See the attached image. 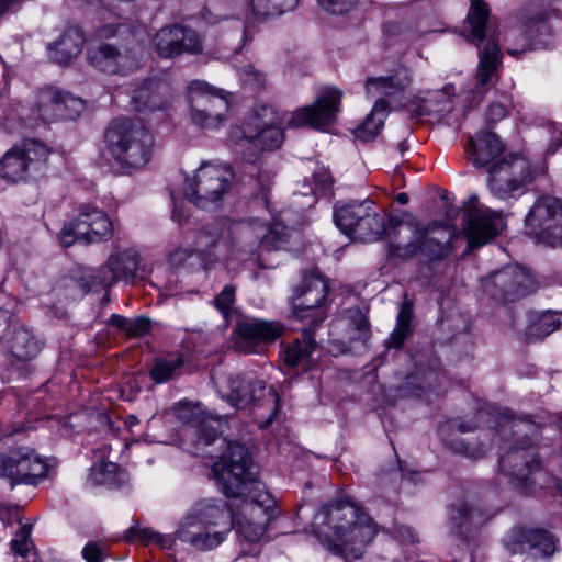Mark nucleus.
<instances>
[{
  "label": "nucleus",
  "instance_id": "f257e3e1",
  "mask_svg": "<svg viewBox=\"0 0 562 562\" xmlns=\"http://www.w3.org/2000/svg\"><path fill=\"white\" fill-rule=\"evenodd\" d=\"M251 467L247 448L229 442L227 454L213 464L212 472L218 490L226 497L240 501V510L234 514L233 525L245 541L255 543L266 532L276 501L256 482Z\"/></svg>",
  "mask_w": 562,
  "mask_h": 562
},
{
  "label": "nucleus",
  "instance_id": "f03ea898",
  "mask_svg": "<svg viewBox=\"0 0 562 562\" xmlns=\"http://www.w3.org/2000/svg\"><path fill=\"white\" fill-rule=\"evenodd\" d=\"M341 97L342 93L338 89L327 88L318 94L313 104L297 108L290 114L269 104L257 105L243 125L244 136L262 149H277L284 139L283 126L324 130L334 123L339 112Z\"/></svg>",
  "mask_w": 562,
  "mask_h": 562
},
{
  "label": "nucleus",
  "instance_id": "7ed1b4c3",
  "mask_svg": "<svg viewBox=\"0 0 562 562\" xmlns=\"http://www.w3.org/2000/svg\"><path fill=\"white\" fill-rule=\"evenodd\" d=\"M315 520L328 526L329 533L325 535L324 544L331 553L346 560L361 558L378 533V526L369 515L345 502L324 506Z\"/></svg>",
  "mask_w": 562,
  "mask_h": 562
},
{
  "label": "nucleus",
  "instance_id": "20e7f679",
  "mask_svg": "<svg viewBox=\"0 0 562 562\" xmlns=\"http://www.w3.org/2000/svg\"><path fill=\"white\" fill-rule=\"evenodd\" d=\"M234 514L223 501H199L181 521L177 536L199 550L213 549L231 530Z\"/></svg>",
  "mask_w": 562,
  "mask_h": 562
},
{
  "label": "nucleus",
  "instance_id": "39448f33",
  "mask_svg": "<svg viewBox=\"0 0 562 562\" xmlns=\"http://www.w3.org/2000/svg\"><path fill=\"white\" fill-rule=\"evenodd\" d=\"M105 147L124 170L144 168L151 159L155 139L148 128L127 117L113 120L104 132Z\"/></svg>",
  "mask_w": 562,
  "mask_h": 562
},
{
  "label": "nucleus",
  "instance_id": "423d86ee",
  "mask_svg": "<svg viewBox=\"0 0 562 562\" xmlns=\"http://www.w3.org/2000/svg\"><path fill=\"white\" fill-rule=\"evenodd\" d=\"M389 236L396 237V241L390 245V254L402 259L420 252L429 261H435L449 254L450 231L437 224L425 226L413 216L397 222L389 231Z\"/></svg>",
  "mask_w": 562,
  "mask_h": 562
},
{
  "label": "nucleus",
  "instance_id": "0eeeda50",
  "mask_svg": "<svg viewBox=\"0 0 562 562\" xmlns=\"http://www.w3.org/2000/svg\"><path fill=\"white\" fill-rule=\"evenodd\" d=\"M467 21L470 26L465 35L468 42L480 46L484 40L488 38L480 52L477 85L480 87L493 86L498 80V70L502 65V53L497 42V23L491 20L490 7L483 0L471 2Z\"/></svg>",
  "mask_w": 562,
  "mask_h": 562
},
{
  "label": "nucleus",
  "instance_id": "6e6552de",
  "mask_svg": "<svg viewBox=\"0 0 562 562\" xmlns=\"http://www.w3.org/2000/svg\"><path fill=\"white\" fill-rule=\"evenodd\" d=\"M497 432L506 439H509V435L512 437L522 435L521 440L515 439L514 446L502 456L499 468L507 476L521 483L527 482L533 471L539 468L538 458L530 438V436L538 432L537 425L525 419H515L508 414L503 413L497 423Z\"/></svg>",
  "mask_w": 562,
  "mask_h": 562
},
{
  "label": "nucleus",
  "instance_id": "1a4fd4ad",
  "mask_svg": "<svg viewBox=\"0 0 562 562\" xmlns=\"http://www.w3.org/2000/svg\"><path fill=\"white\" fill-rule=\"evenodd\" d=\"M98 34L100 37L110 38L116 35H124L125 43L120 46L102 43L89 52L90 64L100 71L108 74H127L140 66L143 46L136 35L126 26L114 27L102 26Z\"/></svg>",
  "mask_w": 562,
  "mask_h": 562
},
{
  "label": "nucleus",
  "instance_id": "9d476101",
  "mask_svg": "<svg viewBox=\"0 0 562 562\" xmlns=\"http://www.w3.org/2000/svg\"><path fill=\"white\" fill-rule=\"evenodd\" d=\"M233 178V171L225 165L203 164L187 179L184 195L196 206L206 209L229 192Z\"/></svg>",
  "mask_w": 562,
  "mask_h": 562
},
{
  "label": "nucleus",
  "instance_id": "9b49d317",
  "mask_svg": "<svg viewBox=\"0 0 562 562\" xmlns=\"http://www.w3.org/2000/svg\"><path fill=\"white\" fill-rule=\"evenodd\" d=\"M113 224L105 212L92 204H81L75 218L64 225L58 234L65 247L76 241L85 244L100 243L112 237Z\"/></svg>",
  "mask_w": 562,
  "mask_h": 562
},
{
  "label": "nucleus",
  "instance_id": "f8f14e48",
  "mask_svg": "<svg viewBox=\"0 0 562 562\" xmlns=\"http://www.w3.org/2000/svg\"><path fill=\"white\" fill-rule=\"evenodd\" d=\"M50 149L34 139L9 149L0 159V176L20 181L37 176L46 170Z\"/></svg>",
  "mask_w": 562,
  "mask_h": 562
},
{
  "label": "nucleus",
  "instance_id": "ddd939ff",
  "mask_svg": "<svg viewBox=\"0 0 562 562\" xmlns=\"http://www.w3.org/2000/svg\"><path fill=\"white\" fill-rule=\"evenodd\" d=\"M525 227L540 243L562 246V200L551 195L540 196L528 212Z\"/></svg>",
  "mask_w": 562,
  "mask_h": 562
},
{
  "label": "nucleus",
  "instance_id": "4468645a",
  "mask_svg": "<svg viewBox=\"0 0 562 562\" xmlns=\"http://www.w3.org/2000/svg\"><path fill=\"white\" fill-rule=\"evenodd\" d=\"M46 460L33 448L22 446L0 453V477L7 479L12 485L35 484L46 476Z\"/></svg>",
  "mask_w": 562,
  "mask_h": 562
},
{
  "label": "nucleus",
  "instance_id": "2eb2a0df",
  "mask_svg": "<svg viewBox=\"0 0 562 562\" xmlns=\"http://www.w3.org/2000/svg\"><path fill=\"white\" fill-rule=\"evenodd\" d=\"M488 184L492 193L502 200L508 199L533 179L529 160L521 156H510L495 162L488 170Z\"/></svg>",
  "mask_w": 562,
  "mask_h": 562
},
{
  "label": "nucleus",
  "instance_id": "dca6fc26",
  "mask_svg": "<svg viewBox=\"0 0 562 562\" xmlns=\"http://www.w3.org/2000/svg\"><path fill=\"white\" fill-rule=\"evenodd\" d=\"M189 100L193 122L207 128L218 126L228 110L223 91L204 81L190 83Z\"/></svg>",
  "mask_w": 562,
  "mask_h": 562
},
{
  "label": "nucleus",
  "instance_id": "f3484780",
  "mask_svg": "<svg viewBox=\"0 0 562 562\" xmlns=\"http://www.w3.org/2000/svg\"><path fill=\"white\" fill-rule=\"evenodd\" d=\"M284 327L278 322L246 319L237 323L236 348L245 353H263L267 347L282 336Z\"/></svg>",
  "mask_w": 562,
  "mask_h": 562
},
{
  "label": "nucleus",
  "instance_id": "a211bd4d",
  "mask_svg": "<svg viewBox=\"0 0 562 562\" xmlns=\"http://www.w3.org/2000/svg\"><path fill=\"white\" fill-rule=\"evenodd\" d=\"M531 285V277L517 266L505 267L483 281L484 290L503 302H513L525 296Z\"/></svg>",
  "mask_w": 562,
  "mask_h": 562
},
{
  "label": "nucleus",
  "instance_id": "6ab92c4d",
  "mask_svg": "<svg viewBox=\"0 0 562 562\" xmlns=\"http://www.w3.org/2000/svg\"><path fill=\"white\" fill-rule=\"evenodd\" d=\"M35 104L40 119L45 123L75 120L83 109L80 99L54 88L41 90Z\"/></svg>",
  "mask_w": 562,
  "mask_h": 562
},
{
  "label": "nucleus",
  "instance_id": "aec40b11",
  "mask_svg": "<svg viewBox=\"0 0 562 562\" xmlns=\"http://www.w3.org/2000/svg\"><path fill=\"white\" fill-rule=\"evenodd\" d=\"M154 46L157 54L165 58H172L183 53H199L202 50L198 34L188 27L172 25L162 27L154 36Z\"/></svg>",
  "mask_w": 562,
  "mask_h": 562
},
{
  "label": "nucleus",
  "instance_id": "412c9836",
  "mask_svg": "<svg viewBox=\"0 0 562 562\" xmlns=\"http://www.w3.org/2000/svg\"><path fill=\"white\" fill-rule=\"evenodd\" d=\"M501 224L498 213L490 209L471 207L464 226L469 248H477L491 241L501 233Z\"/></svg>",
  "mask_w": 562,
  "mask_h": 562
},
{
  "label": "nucleus",
  "instance_id": "4be33fe9",
  "mask_svg": "<svg viewBox=\"0 0 562 562\" xmlns=\"http://www.w3.org/2000/svg\"><path fill=\"white\" fill-rule=\"evenodd\" d=\"M328 293L325 279L318 274L304 276L292 297L294 314L300 318L313 317Z\"/></svg>",
  "mask_w": 562,
  "mask_h": 562
},
{
  "label": "nucleus",
  "instance_id": "5701e85b",
  "mask_svg": "<svg viewBox=\"0 0 562 562\" xmlns=\"http://www.w3.org/2000/svg\"><path fill=\"white\" fill-rule=\"evenodd\" d=\"M506 547L512 554L535 550L543 557H550L555 551V540L548 531L519 527L512 530Z\"/></svg>",
  "mask_w": 562,
  "mask_h": 562
},
{
  "label": "nucleus",
  "instance_id": "b1692460",
  "mask_svg": "<svg viewBox=\"0 0 562 562\" xmlns=\"http://www.w3.org/2000/svg\"><path fill=\"white\" fill-rule=\"evenodd\" d=\"M265 224L258 221L238 223L232 227V251L227 259H241L244 255H251L261 248Z\"/></svg>",
  "mask_w": 562,
  "mask_h": 562
},
{
  "label": "nucleus",
  "instance_id": "393cba45",
  "mask_svg": "<svg viewBox=\"0 0 562 562\" xmlns=\"http://www.w3.org/2000/svg\"><path fill=\"white\" fill-rule=\"evenodd\" d=\"M256 392L267 395L268 402L273 408L279 402L277 392L272 387H267L263 381L240 376L232 380L227 400L233 406L245 408L256 400Z\"/></svg>",
  "mask_w": 562,
  "mask_h": 562
},
{
  "label": "nucleus",
  "instance_id": "a878e982",
  "mask_svg": "<svg viewBox=\"0 0 562 562\" xmlns=\"http://www.w3.org/2000/svg\"><path fill=\"white\" fill-rule=\"evenodd\" d=\"M40 351V345L31 331L23 326H13L5 341L0 336V353L11 361H27Z\"/></svg>",
  "mask_w": 562,
  "mask_h": 562
},
{
  "label": "nucleus",
  "instance_id": "bb28decb",
  "mask_svg": "<svg viewBox=\"0 0 562 562\" xmlns=\"http://www.w3.org/2000/svg\"><path fill=\"white\" fill-rule=\"evenodd\" d=\"M397 222H402V220L391 218L386 227L384 218L373 212L369 204H367L361 218L358 220L355 229L349 236L361 241H373L385 234L392 244L396 241V237H390L389 231L395 227Z\"/></svg>",
  "mask_w": 562,
  "mask_h": 562
},
{
  "label": "nucleus",
  "instance_id": "cd10ccee",
  "mask_svg": "<svg viewBox=\"0 0 562 562\" xmlns=\"http://www.w3.org/2000/svg\"><path fill=\"white\" fill-rule=\"evenodd\" d=\"M140 257L139 254L134 249H126L119 251L109 257L103 273L109 272V278L104 277V281L108 285H111L117 281H132L139 269Z\"/></svg>",
  "mask_w": 562,
  "mask_h": 562
},
{
  "label": "nucleus",
  "instance_id": "c85d7f7f",
  "mask_svg": "<svg viewBox=\"0 0 562 562\" xmlns=\"http://www.w3.org/2000/svg\"><path fill=\"white\" fill-rule=\"evenodd\" d=\"M504 150L503 143L493 132H483L477 136V142L473 138L469 140L467 153L471 162L476 167H485Z\"/></svg>",
  "mask_w": 562,
  "mask_h": 562
},
{
  "label": "nucleus",
  "instance_id": "c756f323",
  "mask_svg": "<svg viewBox=\"0 0 562 562\" xmlns=\"http://www.w3.org/2000/svg\"><path fill=\"white\" fill-rule=\"evenodd\" d=\"M83 44L82 31L69 27L50 46V58L57 64H68L81 53Z\"/></svg>",
  "mask_w": 562,
  "mask_h": 562
},
{
  "label": "nucleus",
  "instance_id": "7c9ffc66",
  "mask_svg": "<svg viewBox=\"0 0 562 562\" xmlns=\"http://www.w3.org/2000/svg\"><path fill=\"white\" fill-rule=\"evenodd\" d=\"M317 344L310 330H304L300 338L290 342L281 356V362L288 370H293L308 362Z\"/></svg>",
  "mask_w": 562,
  "mask_h": 562
},
{
  "label": "nucleus",
  "instance_id": "2f4dec72",
  "mask_svg": "<svg viewBox=\"0 0 562 562\" xmlns=\"http://www.w3.org/2000/svg\"><path fill=\"white\" fill-rule=\"evenodd\" d=\"M387 108L389 103L384 99H379L364 122L355 130L356 137L362 142L373 140L384 125Z\"/></svg>",
  "mask_w": 562,
  "mask_h": 562
},
{
  "label": "nucleus",
  "instance_id": "473e14b6",
  "mask_svg": "<svg viewBox=\"0 0 562 562\" xmlns=\"http://www.w3.org/2000/svg\"><path fill=\"white\" fill-rule=\"evenodd\" d=\"M125 479V473L113 462H100L91 467L89 481L93 485H104L109 488L119 487Z\"/></svg>",
  "mask_w": 562,
  "mask_h": 562
},
{
  "label": "nucleus",
  "instance_id": "72a5a7b5",
  "mask_svg": "<svg viewBox=\"0 0 562 562\" xmlns=\"http://www.w3.org/2000/svg\"><path fill=\"white\" fill-rule=\"evenodd\" d=\"M165 85L157 80H148L142 87L134 91L133 100L138 110L143 109H162L166 101L160 95L161 89Z\"/></svg>",
  "mask_w": 562,
  "mask_h": 562
},
{
  "label": "nucleus",
  "instance_id": "f704fd0d",
  "mask_svg": "<svg viewBox=\"0 0 562 562\" xmlns=\"http://www.w3.org/2000/svg\"><path fill=\"white\" fill-rule=\"evenodd\" d=\"M411 82L412 78L406 72L390 77L368 78L366 81V90L368 93L375 90L380 93L393 94L406 89Z\"/></svg>",
  "mask_w": 562,
  "mask_h": 562
},
{
  "label": "nucleus",
  "instance_id": "c9c22d12",
  "mask_svg": "<svg viewBox=\"0 0 562 562\" xmlns=\"http://www.w3.org/2000/svg\"><path fill=\"white\" fill-rule=\"evenodd\" d=\"M367 204L366 202L349 203L336 209L335 222L345 235L348 236L352 233Z\"/></svg>",
  "mask_w": 562,
  "mask_h": 562
},
{
  "label": "nucleus",
  "instance_id": "e433bc0d",
  "mask_svg": "<svg viewBox=\"0 0 562 562\" xmlns=\"http://www.w3.org/2000/svg\"><path fill=\"white\" fill-rule=\"evenodd\" d=\"M297 0H249L251 13L257 18L280 15L293 9Z\"/></svg>",
  "mask_w": 562,
  "mask_h": 562
},
{
  "label": "nucleus",
  "instance_id": "4c0bfd02",
  "mask_svg": "<svg viewBox=\"0 0 562 562\" xmlns=\"http://www.w3.org/2000/svg\"><path fill=\"white\" fill-rule=\"evenodd\" d=\"M183 363L180 355L158 359L150 370V376L157 383L167 382L179 374Z\"/></svg>",
  "mask_w": 562,
  "mask_h": 562
},
{
  "label": "nucleus",
  "instance_id": "58836bf2",
  "mask_svg": "<svg viewBox=\"0 0 562 562\" xmlns=\"http://www.w3.org/2000/svg\"><path fill=\"white\" fill-rule=\"evenodd\" d=\"M222 227L217 224H210L198 232L194 241V251L209 254L217 245L222 236Z\"/></svg>",
  "mask_w": 562,
  "mask_h": 562
},
{
  "label": "nucleus",
  "instance_id": "ea45409f",
  "mask_svg": "<svg viewBox=\"0 0 562 562\" xmlns=\"http://www.w3.org/2000/svg\"><path fill=\"white\" fill-rule=\"evenodd\" d=\"M288 241V232L281 224L266 225L261 238V248L268 251L282 249Z\"/></svg>",
  "mask_w": 562,
  "mask_h": 562
},
{
  "label": "nucleus",
  "instance_id": "a19ab883",
  "mask_svg": "<svg viewBox=\"0 0 562 562\" xmlns=\"http://www.w3.org/2000/svg\"><path fill=\"white\" fill-rule=\"evenodd\" d=\"M560 317L554 313H546L539 316L529 327V336L546 337L559 329L561 326Z\"/></svg>",
  "mask_w": 562,
  "mask_h": 562
},
{
  "label": "nucleus",
  "instance_id": "79ce46f5",
  "mask_svg": "<svg viewBox=\"0 0 562 562\" xmlns=\"http://www.w3.org/2000/svg\"><path fill=\"white\" fill-rule=\"evenodd\" d=\"M239 78L245 85L254 89H263L266 87V75L254 65L241 67L239 69Z\"/></svg>",
  "mask_w": 562,
  "mask_h": 562
},
{
  "label": "nucleus",
  "instance_id": "37998d69",
  "mask_svg": "<svg viewBox=\"0 0 562 562\" xmlns=\"http://www.w3.org/2000/svg\"><path fill=\"white\" fill-rule=\"evenodd\" d=\"M235 286L228 284L213 300L214 306L225 317H227L231 314L232 306L235 302Z\"/></svg>",
  "mask_w": 562,
  "mask_h": 562
},
{
  "label": "nucleus",
  "instance_id": "c03bdc74",
  "mask_svg": "<svg viewBox=\"0 0 562 562\" xmlns=\"http://www.w3.org/2000/svg\"><path fill=\"white\" fill-rule=\"evenodd\" d=\"M31 526L22 525L11 540V550L19 555H25L30 550Z\"/></svg>",
  "mask_w": 562,
  "mask_h": 562
},
{
  "label": "nucleus",
  "instance_id": "a18cd8bd",
  "mask_svg": "<svg viewBox=\"0 0 562 562\" xmlns=\"http://www.w3.org/2000/svg\"><path fill=\"white\" fill-rule=\"evenodd\" d=\"M126 541H140L144 543L154 542L162 539V535L153 531L149 528L131 527L124 535Z\"/></svg>",
  "mask_w": 562,
  "mask_h": 562
},
{
  "label": "nucleus",
  "instance_id": "49530a36",
  "mask_svg": "<svg viewBox=\"0 0 562 562\" xmlns=\"http://www.w3.org/2000/svg\"><path fill=\"white\" fill-rule=\"evenodd\" d=\"M256 189V196L265 204L268 203L269 193L272 186V175L269 171H260L258 176L254 179Z\"/></svg>",
  "mask_w": 562,
  "mask_h": 562
},
{
  "label": "nucleus",
  "instance_id": "de8ad7c7",
  "mask_svg": "<svg viewBox=\"0 0 562 562\" xmlns=\"http://www.w3.org/2000/svg\"><path fill=\"white\" fill-rule=\"evenodd\" d=\"M359 0H317L319 5L333 13V14H345L349 12Z\"/></svg>",
  "mask_w": 562,
  "mask_h": 562
},
{
  "label": "nucleus",
  "instance_id": "09e8293b",
  "mask_svg": "<svg viewBox=\"0 0 562 562\" xmlns=\"http://www.w3.org/2000/svg\"><path fill=\"white\" fill-rule=\"evenodd\" d=\"M149 330V322L144 317L130 318L125 334L128 337H142Z\"/></svg>",
  "mask_w": 562,
  "mask_h": 562
},
{
  "label": "nucleus",
  "instance_id": "8fccbe9b",
  "mask_svg": "<svg viewBox=\"0 0 562 562\" xmlns=\"http://www.w3.org/2000/svg\"><path fill=\"white\" fill-rule=\"evenodd\" d=\"M82 557L87 562H103L105 553L97 542H89L82 549Z\"/></svg>",
  "mask_w": 562,
  "mask_h": 562
},
{
  "label": "nucleus",
  "instance_id": "3c124183",
  "mask_svg": "<svg viewBox=\"0 0 562 562\" xmlns=\"http://www.w3.org/2000/svg\"><path fill=\"white\" fill-rule=\"evenodd\" d=\"M508 105L502 102H493L487 109L486 119L490 124H495L506 117Z\"/></svg>",
  "mask_w": 562,
  "mask_h": 562
},
{
  "label": "nucleus",
  "instance_id": "603ef678",
  "mask_svg": "<svg viewBox=\"0 0 562 562\" xmlns=\"http://www.w3.org/2000/svg\"><path fill=\"white\" fill-rule=\"evenodd\" d=\"M413 318V303L411 301H404L401 305L397 323L396 325H401L403 327H409Z\"/></svg>",
  "mask_w": 562,
  "mask_h": 562
},
{
  "label": "nucleus",
  "instance_id": "864d4df0",
  "mask_svg": "<svg viewBox=\"0 0 562 562\" xmlns=\"http://www.w3.org/2000/svg\"><path fill=\"white\" fill-rule=\"evenodd\" d=\"M409 333H411L409 327H403L401 325H396V327H395L394 331L392 333L390 340H389L390 347L400 348L404 344L406 338L408 337Z\"/></svg>",
  "mask_w": 562,
  "mask_h": 562
},
{
  "label": "nucleus",
  "instance_id": "5fc2aeb1",
  "mask_svg": "<svg viewBox=\"0 0 562 562\" xmlns=\"http://www.w3.org/2000/svg\"><path fill=\"white\" fill-rule=\"evenodd\" d=\"M217 436L218 430L203 420L199 429V440L203 441L204 445H211Z\"/></svg>",
  "mask_w": 562,
  "mask_h": 562
},
{
  "label": "nucleus",
  "instance_id": "6e6d98bb",
  "mask_svg": "<svg viewBox=\"0 0 562 562\" xmlns=\"http://www.w3.org/2000/svg\"><path fill=\"white\" fill-rule=\"evenodd\" d=\"M356 328L358 330V338L362 341H367L370 338V328H369V322L366 317L362 315L359 316L358 321L356 322Z\"/></svg>",
  "mask_w": 562,
  "mask_h": 562
},
{
  "label": "nucleus",
  "instance_id": "4d7b16f0",
  "mask_svg": "<svg viewBox=\"0 0 562 562\" xmlns=\"http://www.w3.org/2000/svg\"><path fill=\"white\" fill-rule=\"evenodd\" d=\"M475 512L472 509H469L467 505H460V507L456 510V515L453 516L454 520H462V519H474Z\"/></svg>",
  "mask_w": 562,
  "mask_h": 562
},
{
  "label": "nucleus",
  "instance_id": "13d9d810",
  "mask_svg": "<svg viewBox=\"0 0 562 562\" xmlns=\"http://www.w3.org/2000/svg\"><path fill=\"white\" fill-rule=\"evenodd\" d=\"M255 395H256V400H255L251 404H256V403H258L259 405H261V404H262V405H268V406L270 407L271 414L269 415V418H268V420H267V424H270V423H271V420H272V418H273V415H274V413H276V411H277V406H278V404H277V405L274 406V408H273V407L269 404V402H268V396H267V395L265 396L261 392H256V393H255Z\"/></svg>",
  "mask_w": 562,
  "mask_h": 562
},
{
  "label": "nucleus",
  "instance_id": "bf43d9fd",
  "mask_svg": "<svg viewBox=\"0 0 562 562\" xmlns=\"http://www.w3.org/2000/svg\"><path fill=\"white\" fill-rule=\"evenodd\" d=\"M27 430V427L24 423H12L7 426L4 430V436L10 437L14 435L22 434Z\"/></svg>",
  "mask_w": 562,
  "mask_h": 562
},
{
  "label": "nucleus",
  "instance_id": "052dcab7",
  "mask_svg": "<svg viewBox=\"0 0 562 562\" xmlns=\"http://www.w3.org/2000/svg\"><path fill=\"white\" fill-rule=\"evenodd\" d=\"M128 319L130 318H126L124 316H121V315H117V314H113L110 318V323L111 325L120 328L123 333L126 331V327L128 325Z\"/></svg>",
  "mask_w": 562,
  "mask_h": 562
},
{
  "label": "nucleus",
  "instance_id": "680f3d73",
  "mask_svg": "<svg viewBox=\"0 0 562 562\" xmlns=\"http://www.w3.org/2000/svg\"><path fill=\"white\" fill-rule=\"evenodd\" d=\"M486 451H487L486 447L485 446H481L477 449L467 448L464 453L467 456H469L470 458H480L483 454H485Z\"/></svg>",
  "mask_w": 562,
  "mask_h": 562
},
{
  "label": "nucleus",
  "instance_id": "e2e57ef3",
  "mask_svg": "<svg viewBox=\"0 0 562 562\" xmlns=\"http://www.w3.org/2000/svg\"><path fill=\"white\" fill-rule=\"evenodd\" d=\"M10 318L11 312L8 308L0 305V327H7L10 323Z\"/></svg>",
  "mask_w": 562,
  "mask_h": 562
},
{
  "label": "nucleus",
  "instance_id": "0e129e2a",
  "mask_svg": "<svg viewBox=\"0 0 562 562\" xmlns=\"http://www.w3.org/2000/svg\"><path fill=\"white\" fill-rule=\"evenodd\" d=\"M529 49V41L527 37H524V43L521 45V48L520 49H516V48H507V53L512 56H518L519 54L526 52Z\"/></svg>",
  "mask_w": 562,
  "mask_h": 562
},
{
  "label": "nucleus",
  "instance_id": "69168bd1",
  "mask_svg": "<svg viewBox=\"0 0 562 562\" xmlns=\"http://www.w3.org/2000/svg\"><path fill=\"white\" fill-rule=\"evenodd\" d=\"M155 543L159 544L161 548H171V544L173 543V540L170 537L162 536L161 540L154 541Z\"/></svg>",
  "mask_w": 562,
  "mask_h": 562
},
{
  "label": "nucleus",
  "instance_id": "338daca9",
  "mask_svg": "<svg viewBox=\"0 0 562 562\" xmlns=\"http://www.w3.org/2000/svg\"><path fill=\"white\" fill-rule=\"evenodd\" d=\"M395 200H396L400 204L405 205V204H407V203H408L409 198H408V194H407V193L402 192V193H398V194L396 195Z\"/></svg>",
  "mask_w": 562,
  "mask_h": 562
},
{
  "label": "nucleus",
  "instance_id": "774afa93",
  "mask_svg": "<svg viewBox=\"0 0 562 562\" xmlns=\"http://www.w3.org/2000/svg\"><path fill=\"white\" fill-rule=\"evenodd\" d=\"M398 148H400L401 153L403 154L407 149V146L405 145L404 142H402V143H400Z\"/></svg>",
  "mask_w": 562,
  "mask_h": 562
}]
</instances>
